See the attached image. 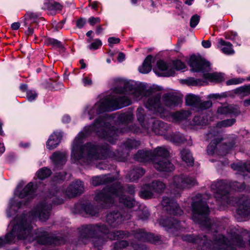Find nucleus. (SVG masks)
Here are the masks:
<instances>
[{"label":"nucleus","instance_id":"19","mask_svg":"<svg viewBox=\"0 0 250 250\" xmlns=\"http://www.w3.org/2000/svg\"><path fill=\"white\" fill-rule=\"evenodd\" d=\"M83 184L81 181L77 180L71 184L67 188L66 194L69 197H72L81 194L83 191Z\"/></svg>","mask_w":250,"mask_h":250},{"label":"nucleus","instance_id":"30","mask_svg":"<svg viewBox=\"0 0 250 250\" xmlns=\"http://www.w3.org/2000/svg\"><path fill=\"white\" fill-rule=\"evenodd\" d=\"M191 113L188 111H181L173 113L171 115L172 121L175 122H179L185 119H187L190 116Z\"/></svg>","mask_w":250,"mask_h":250},{"label":"nucleus","instance_id":"31","mask_svg":"<svg viewBox=\"0 0 250 250\" xmlns=\"http://www.w3.org/2000/svg\"><path fill=\"white\" fill-rule=\"evenodd\" d=\"M181 158L183 161L185 162L188 166H192L193 158L189 150L187 149H183L180 152Z\"/></svg>","mask_w":250,"mask_h":250},{"label":"nucleus","instance_id":"42","mask_svg":"<svg viewBox=\"0 0 250 250\" xmlns=\"http://www.w3.org/2000/svg\"><path fill=\"white\" fill-rule=\"evenodd\" d=\"M173 67L174 70H182L186 68L185 63L182 62L181 61L177 60L173 62Z\"/></svg>","mask_w":250,"mask_h":250},{"label":"nucleus","instance_id":"37","mask_svg":"<svg viewBox=\"0 0 250 250\" xmlns=\"http://www.w3.org/2000/svg\"><path fill=\"white\" fill-rule=\"evenodd\" d=\"M62 8V6L60 3L52 0L49 1L48 4H47L46 2L45 3L44 8H46L49 10H61Z\"/></svg>","mask_w":250,"mask_h":250},{"label":"nucleus","instance_id":"39","mask_svg":"<svg viewBox=\"0 0 250 250\" xmlns=\"http://www.w3.org/2000/svg\"><path fill=\"white\" fill-rule=\"evenodd\" d=\"M84 210L86 214L91 216H95L97 213V209L94 208L93 206L90 204L86 205L83 207Z\"/></svg>","mask_w":250,"mask_h":250},{"label":"nucleus","instance_id":"43","mask_svg":"<svg viewBox=\"0 0 250 250\" xmlns=\"http://www.w3.org/2000/svg\"><path fill=\"white\" fill-rule=\"evenodd\" d=\"M200 21V16L195 14L191 17L190 20V26L192 28H194L199 23Z\"/></svg>","mask_w":250,"mask_h":250},{"label":"nucleus","instance_id":"47","mask_svg":"<svg viewBox=\"0 0 250 250\" xmlns=\"http://www.w3.org/2000/svg\"><path fill=\"white\" fill-rule=\"evenodd\" d=\"M244 81L243 79L241 78H233L226 82L228 85L232 84H237L242 83Z\"/></svg>","mask_w":250,"mask_h":250},{"label":"nucleus","instance_id":"28","mask_svg":"<svg viewBox=\"0 0 250 250\" xmlns=\"http://www.w3.org/2000/svg\"><path fill=\"white\" fill-rule=\"evenodd\" d=\"M112 178L109 175L98 176L92 178L91 184L94 186H97L102 184L111 182Z\"/></svg>","mask_w":250,"mask_h":250},{"label":"nucleus","instance_id":"9","mask_svg":"<svg viewBox=\"0 0 250 250\" xmlns=\"http://www.w3.org/2000/svg\"><path fill=\"white\" fill-rule=\"evenodd\" d=\"M203 199L202 196L201 194H198L197 200L193 202L192 204L193 213L192 218L195 223L207 228H209L210 221L208 217L209 209Z\"/></svg>","mask_w":250,"mask_h":250},{"label":"nucleus","instance_id":"29","mask_svg":"<svg viewBox=\"0 0 250 250\" xmlns=\"http://www.w3.org/2000/svg\"><path fill=\"white\" fill-rule=\"evenodd\" d=\"M152 59V56L151 55H148L146 57L142 65L138 68L140 73L146 74L151 71Z\"/></svg>","mask_w":250,"mask_h":250},{"label":"nucleus","instance_id":"36","mask_svg":"<svg viewBox=\"0 0 250 250\" xmlns=\"http://www.w3.org/2000/svg\"><path fill=\"white\" fill-rule=\"evenodd\" d=\"M232 244L236 246L242 247L244 246L241 236L239 235H232L231 236Z\"/></svg>","mask_w":250,"mask_h":250},{"label":"nucleus","instance_id":"54","mask_svg":"<svg viewBox=\"0 0 250 250\" xmlns=\"http://www.w3.org/2000/svg\"><path fill=\"white\" fill-rule=\"evenodd\" d=\"M86 23V21L84 19H81L76 22L77 26L79 28H82Z\"/></svg>","mask_w":250,"mask_h":250},{"label":"nucleus","instance_id":"2","mask_svg":"<svg viewBox=\"0 0 250 250\" xmlns=\"http://www.w3.org/2000/svg\"><path fill=\"white\" fill-rule=\"evenodd\" d=\"M93 132L111 143H114L116 139L117 131L109 125L108 119L105 117L97 119L92 125L85 126L75 137L72 144L71 152V159L74 163L89 165L95 160L113 156V153L107 145L101 147L92 143H88L84 146L82 145L84 139Z\"/></svg>","mask_w":250,"mask_h":250},{"label":"nucleus","instance_id":"38","mask_svg":"<svg viewBox=\"0 0 250 250\" xmlns=\"http://www.w3.org/2000/svg\"><path fill=\"white\" fill-rule=\"evenodd\" d=\"M121 121L125 123L131 122L133 119V114L131 112L122 113L119 117Z\"/></svg>","mask_w":250,"mask_h":250},{"label":"nucleus","instance_id":"20","mask_svg":"<svg viewBox=\"0 0 250 250\" xmlns=\"http://www.w3.org/2000/svg\"><path fill=\"white\" fill-rule=\"evenodd\" d=\"M159 224L161 226L165 227L167 231L172 232H174L175 230L180 229L181 227L184 228V226L181 225V223L173 219L161 220Z\"/></svg>","mask_w":250,"mask_h":250},{"label":"nucleus","instance_id":"5","mask_svg":"<svg viewBox=\"0 0 250 250\" xmlns=\"http://www.w3.org/2000/svg\"><path fill=\"white\" fill-rule=\"evenodd\" d=\"M108 235L110 240L118 239L129 236L128 233L124 231H117L108 233L107 228L105 226H91L89 225L83 228V232L81 236L83 238L92 239V242L95 247H98L103 245L105 242V237Z\"/></svg>","mask_w":250,"mask_h":250},{"label":"nucleus","instance_id":"13","mask_svg":"<svg viewBox=\"0 0 250 250\" xmlns=\"http://www.w3.org/2000/svg\"><path fill=\"white\" fill-rule=\"evenodd\" d=\"M166 188L165 185L161 181L152 182V186L145 185L139 193L140 196L144 199H149L153 197V192L161 193Z\"/></svg>","mask_w":250,"mask_h":250},{"label":"nucleus","instance_id":"49","mask_svg":"<svg viewBox=\"0 0 250 250\" xmlns=\"http://www.w3.org/2000/svg\"><path fill=\"white\" fill-rule=\"evenodd\" d=\"M239 91L245 95L250 94V85L241 87L239 88Z\"/></svg>","mask_w":250,"mask_h":250},{"label":"nucleus","instance_id":"26","mask_svg":"<svg viewBox=\"0 0 250 250\" xmlns=\"http://www.w3.org/2000/svg\"><path fill=\"white\" fill-rule=\"evenodd\" d=\"M134 237L142 241H149L153 242L154 241L153 235L147 233L144 230H139L133 234Z\"/></svg>","mask_w":250,"mask_h":250},{"label":"nucleus","instance_id":"11","mask_svg":"<svg viewBox=\"0 0 250 250\" xmlns=\"http://www.w3.org/2000/svg\"><path fill=\"white\" fill-rule=\"evenodd\" d=\"M144 110L142 107H139L137 110V116L139 122L142 127L148 131L150 129L156 134L161 135L165 130V124L160 121L151 119L148 123L144 121Z\"/></svg>","mask_w":250,"mask_h":250},{"label":"nucleus","instance_id":"63","mask_svg":"<svg viewBox=\"0 0 250 250\" xmlns=\"http://www.w3.org/2000/svg\"><path fill=\"white\" fill-rule=\"evenodd\" d=\"M244 105L245 107L250 106V99L244 101Z\"/></svg>","mask_w":250,"mask_h":250},{"label":"nucleus","instance_id":"32","mask_svg":"<svg viewBox=\"0 0 250 250\" xmlns=\"http://www.w3.org/2000/svg\"><path fill=\"white\" fill-rule=\"evenodd\" d=\"M218 113L221 114H234L238 113L237 108L232 105L221 106L218 109Z\"/></svg>","mask_w":250,"mask_h":250},{"label":"nucleus","instance_id":"4","mask_svg":"<svg viewBox=\"0 0 250 250\" xmlns=\"http://www.w3.org/2000/svg\"><path fill=\"white\" fill-rule=\"evenodd\" d=\"M95 200L98 204L105 207L117 201L128 208L134 207L136 204L133 198L124 194L122 187L119 183L114 184L110 188L106 187L102 191L96 193Z\"/></svg>","mask_w":250,"mask_h":250},{"label":"nucleus","instance_id":"35","mask_svg":"<svg viewBox=\"0 0 250 250\" xmlns=\"http://www.w3.org/2000/svg\"><path fill=\"white\" fill-rule=\"evenodd\" d=\"M51 173L50 169L47 167H43L37 172L36 176L39 179L42 180L49 176Z\"/></svg>","mask_w":250,"mask_h":250},{"label":"nucleus","instance_id":"41","mask_svg":"<svg viewBox=\"0 0 250 250\" xmlns=\"http://www.w3.org/2000/svg\"><path fill=\"white\" fill-rule=\"evenodd\" d=\"M139 142L134 140H128L124 144L125 147L127 149L136 147L139 145Z\"/></svg>","mask_w":250,"mask_h":250},{"label":"nucleus","instance_id":"64","mask_svg":"<svg viewBox=\"0 0 250 250\" xmlns=\"http://www.w3.org/2000/svg\"><path fill=\"white\" fill-rule=\"evenodd\" d=\"M102 31H103L102 27L101 26H99L97 27L96 32L97 34H99L102 32Z\"/></svg>","mask_w":250,"mask_h":250},{"label":"nucleus","instance_id":"60","mask_svg":"<svg viewBox=\"0 0 250 250\" xmlns=\"http://www.w3.org/2000/svg\"><path fill=\"white\" fill-rule=\"evenodd\" d=\"M70 121V118L69 115H64L62 118V121L64 123H67Z\"/></svg>","mask_w":250,"mask_h":250},{"label":"nucleus","instance_id":"53","mask_svg":"<svg viewBox=\"0 0 250 250\" xmlns=\"http://www.w3.org/2000/svg\"><path fill=\"white\" fill-rule=\"evenodd\" d=\"M100 21V19L99 18L91 17L88 19V22L91 25H94L95 23L99 22Z\"/></svg>","mask_w":250,"mask_h":250},{"label":"nucleus","instance_id":"46","mask_svg":"<svg viewBox=\"0 0 250 250\" xmlns=\"http://www.w3.org/2000/svg\"><path fill=\"white\" fill-rule=\"evenodd\" d=\"M102 45V42L99 39H96L89 45L88 48L91 50H96L101 46Z\"/></svg>","mask_w":250,"mask_h":250},{"label":"nucleus","instance_id":"3","mask_svg":"<svg viewBox=\"0 0 250 250\" xmlns=\"http://www.w3.org/2000/svg\"><path fill=\"white\" fill-rule=\"evenodd\" d=\"M51 206L46 203H42L35 207L29 213L21 216H17L12 220L8 227L11 231L8 233L4 239L0 238V247L6 243H14L17 240H26L29 242L36 240L41 244L60 245L62 241L57 238L49 236L45 231L40 229L33 231L31 222L38 219L41 221L46 220L50 215Z\"/></svg>","mask_w":250,"mask_h":250},{"label":"nucleus","instance_id":"15","mask_svg":"<svg viewBox=\"0 0 250 250\" xmlns=\"http://www.w3.org/2000/svg\"><path fill=\"white\" fill-rule=\"evenodd\" d=\"M228 186L223 181H219L213 183L211 188L215 194L216 198H221L222 200H228V191L226 190Z\"/></svg>","mask_w":250,"mask_h":250},{"label":"nucleus","instance_id":"10","mask_svg":"<svg viewBox=\"0 0 250 250\" xmlns=\"http://www.w3.org/2000/svg\"><path fill=\"white\" fill-rule=\"evenodd\" d=\"M154 167L159 171L171 172L174 169L173 165L167 158L169 156V150L164 147H158L152 153Z\"/></svg>","mask_w":250,"mask_h":250},{"label":"nucleus","instance_id":"17","mask_svg":"<svg viewBox=\"0 0 250 250\" xmlns=\"http://www.w3.org/2000/svg\"><path fill=\"white\" fill-rule=\"evenodd\" d=\"M162 205L166 210L173 215H181L183 213V211L180 208L177 203L172 199L164 197L162 201Z\"/></svg>","mask_w":250,"mask_h":250},{"label":"nucleus","instance_id":"62","mask_svg":"<svg viewBox=\"0 0 250 250\" xmlns=\"http://www.w3.org/2000/svg\"><path fill=\"white\" fill-rule=\"evenodd\" d=\"M5 151V147L3 144L0 143V155L3 153Z\"/></svg>","mask_w":250,"mask_h":250},{"label":"nucleus","instance_id":"33","mask_svg":"<svg viewBox=\"0 0 250 250\" xmlns=\"http://www.w3.org/2000/svg\"><path fill=\"white\" fill-rule=\"evenodd\" d=\"M144 174V170L142 168L138 167L133 169L128 176L130 181H134L142 177Z\"/></svg>","mask_w":250,"mask_h":250},{"label":"nucleus","instance_id":"34","mask_svg":"<svg viewBox=\"0 0 250 250\" xmlns=\"http://www.w3.org/2000/svg\"><path fill=\"white\" fill-rule=\"evenodd\" d=\"M206 113H202L200 116H195L193 119L194 124L196 125H204L208 123Z\"/></svg>","mask_w":250,"mask_h":250},{"label":"nucleus","instance_id":"8","mask_svg":"<svg viewBox=\"0 0 250 250\" xmlns=\"http://www.w3.org/2000/svg\"><path fill=\"white\" fill-rule=\"evenodd\" d=\"M189 64L193 71L203 73L204 78L210 82L220 83L225 80L224 74L223 73H206L210 70V63L201 57L191 56Z\"/></svg>","mask_w":250,"mask_h":250},{"label":"nucleus","instance_id":"40","mask_svg":"<svg viewBox=\"0 0 250 250\" xmlns=\"http://www.w3.org/2000/svg\"><path fill=\"white\" fill-rule=\"evenodd\" d=\"M234 119H229L222 121L218 123L216 125V128H221L222 127H228L232 125L235 123Z\"/></svg>","mask_w":250,"mask_h":250},{"label":"nucleus","instance_id":"56","mask_svg":"<svg viewBox=\"0 0 250 250\" xmlns=\"http://www.w3.org/2000/svg\"><path fill=\"white\" fill-rule=\"evenodd\" d=\"M202 46L205 48H208L211 46V42L209 41H203L202 42Z\"/></svg>","mask_w":250,"mask_h":250},{"label":"nucleus","instance_id":"1","mask_svg":"<svg viewBox=\"0 0 250 250\" xmlns=\"http://www.w3.org/2000/svg\"><path fill=\"white\" fill-rule=\"evenodd\" d=\"M121 85L124 87H115L114 94L101 99L94 105L86 106L82 117L91 120L103 112L121 108L130 104L132 101L143 100L146 108L165 118L168 113L166 107H172L181 103V98L174 94H166L161 98L159 93H151L144 85L134 81L122 82Z\"/></svg>","mask_w":250,"mask_h":250},{"label":"nucleus","instance_id":"50","mask_svg":"<svg viewBox=\"0 0 250 250\" xmlns=\"http://www.w3.org/2000/svg\"><path fill=\"white\" fill-rule=\"evenodd\" d=\"M48 42L49 43L52 44L54 46L57 47H61L62 46L61 42L54 39H49Z\"/></svg>","mask_w":250,"mask_h":250},{"label":"nucleus","instance_id":"57","mask_svg":"<svg viewBox=\"0 0 250 250\" xmlns=\"http://www.w3.org/2000/svg\"><path fill=\"white\" fill-rule=\"evenodd\" d=\"M20 23L19 22H15L13 23L11 25V28L14 30H18L20 27Z\"/></svg>","mask_w":250,"mask_h":250},{"label":"nucleus","instance_id":"27","mask_svg":"<svg viewBox=\"0 0 250 250\" xmlns=\"http://www.w3.org/2000/svg\"><path fill=\"white\" fill-rule=\"evenodd\" d=\"M231 167L234 170H237L239 174L244 176L245 171L250 173V161L244 164L241 163L232 164Z\"/></svg>","mask_w":250,"mask_h":250},{"label":"nucleus","instance_id":"24","mask_svg":"<svg viewBox=\"0 0 250 250\" xmlns=\"http://www.w3.org/2000/svg\"><path fill=\"white\" fill-rule=\"evenodd\" d=\"M123 217L119 212L111 213L107 215L106 221L109 225L115 227L122 223Z\"/></svg>","mask_w":250,"mask_h":250},{"label":"nucleus","instance_id":"45","mask_svg":"<svg viewBox=\"0 0 250 250\" xmlns=\"http://www.w3.org/2000/svg\"><path fill=\"white\" fill-rule=\"evenodd\" d=\"M37 96V93L34 90H28L26 92V98L30 102H32L35 100Z\"/></svg>","mask_w":250,"mask_h":250},{"label":"nucleus","instance_id":"52","mask_svg":"<svg viewBox=\"0 0 250 250\" xmlns=\"http://www.w3.org/2000/svg\"><path fill=\"white\" fill-rule=\"evenodd\" d=\"M120 42V39L118 38L110 37L108 39V42L110 46L114 44L119 43Z\"/></svg>","mask_w":250,"mask_h":250},{"label":"nucleus","instance_id":"21","mask_svg":"<svg viewBox=\"0 0 250 250\" xmlns=\"http://www.w3.org/2000/svg\"><path fill=\"white\" fill-rule=\"evenodd\" d=\"M62 138L61 132H54L49 136L47 142L46 147L49 150L56 148L60 144Z\"/></svg>","mask_w":250,"mask_h":250},{"label":"nucleus","instance_id":"18","mask_svg":"<svg viewBox=\"0 0 250 250\" xmlns=\"http://www.w3.org/2000/svg\"><path fill=\"white\" fill-rule=\"evenodd\" d=\"M157 66L158 69L155 70V72L159 76L170 77L175 74L174 69L162 60L157 62Z\"/></svg>","mask_w":250,"mask_h":250},{"label":"nucleus","instance_id":"23","mask_svg":"<svg viewBox=\"0 0 250 250\" xmlns=\"http://www.w3.org/2000/svg\"><path fill=\"white\" fill-rule=\"evenodd\" d=\"M218 41L217 48L223 53L227 55H232L234 54V51L232 48V45L231 43L226 42L222 39H219Z\"/></svg>","mask_w":250,"mask_h":250},{"label":"nucleus","instance_id":"58","mask_svg":"<svg viewBox=\"0 0 250 250\" xmlns=\"http://www.w3.org/2000/svg\"><path fill=\"white\" fill-rule=\"evenodd\" d=\"M50 198L54 204H61L63 203V200L62 199H58L57 201H55V198H56V196H53Z\"/></svg>","mask_w":250,"mask_h":250},{"label":"nucleus","instance_id":"55","mask_svg":"<svg viewBox=\"0 0 250 250\" xmlns=\"http://www.w3.org/2000/svg\"><path fill=\"white\" fill-rule=\"evenodd\" d=\"M215 147L211 144H210L207 147V152L208 154L212 155L214 154Z\"/></svg>","mask_w":250,"mask_h":250},{"label":"nucleus","instance_id":"51","mask_svg":"<svg viewBox=\"0 0 250 250\" xmlns=\"http://www.w3.org/2000/svg\"><path fill=\"white\" fill-rule=\"evenodd\" d=\"M82 82L84 86H87L92 84V81L91 79L89 77H84L82 79Z\"/></svg>","mask_w":250,"mask_h":250},{"label":"nucleus","instance_id":"61","mask_svg":"<svg viewBox=\"0 0 250 250\" xmlns=\"http://www.w3.org/2000/svg\"><path fill=\"white\" fill-rule=\"evenodd\" d=\"M125 58V55L123 53H120L118 55V60L120 62H123Z\"/></svg>","mask_w":250,"mask_h":250},{"label":"nucleus","instance_id":"44","mask_svg":"<svg viewBox=\"0 0 250 250\" xmlns=\"http://www.w3.org/2000/svg\"><path fill=\"white\" fill-rule=\"evenodd\" d=\"M128 243L126 241L123 240L121 241H118L114 244V250H121L122 248H124L127 246Z\"/></svg>","mask_w":250,"mask_h":250},{"label":"nucleus","instance_id":"22","mask_svg":"<svg viewBox=\"0 0 250 250\" xmlns=\"http://www.w3.org/2000/svg\"><path fill=\"white\" fill-rule=\"evenodd\" d=\"M50 159L56 167L58 168L63 165L66 161V153L65 152H55Z\"/></svg>","mask_w":250,"mask_h":250},{"label":"nucleus","instance_id":"16","mask_svg":"<svg viewBox=\"0 0 250 250\" xmlns=\"http://www.w3.org/2000/svg\"><path fill=\"white\" fill-rule=\"evenodd\" d=\"M236 204L238 206L237 213L243 217H248L250 215V200L246 197L239 199Z\"/></svg>","mask_w":250,"mask_h":250},{"label":"nucleus","instance_id":"7","mask_svg":"<svg viewBox=\"0 0 250 250\" xmlns=\"http://www.w3.org/2000/svg\"><path fill=\"white\" fill-rule=\"evenodd\" d=\"M24 183L20 182L14 192V197L10 201L9 206L7 210V215L11 217L13 213H15L16 209L19 208L21 206V202H16V198H19L25 200H29L33 198L36 195L37 185L34 186L33 183L29 182L24 188L22 189Z\"/></svg>","mask_w":250,"mask_h":250},{"label":"nucleus","instance_id":"12","mask_svg":"<svg viewBox=\"0 0 250 250\" xmlns=\"http://www.w3.org/2000/svg\"><path fill=\"white\" fill-rule=\"evenodd\" d=\"M196 180L191 177L183 175L174 176L169 182V186L173 194H178L185 188L196 184Z\"/></svg>","mask_w":250,"mask_h":250},{"label":"nucleus","instance_id":"6","mask_svg":"<svg viewBox=\"0 0 250 250\" xmlns=\"http://www.w3.org/2000/svg\"><path fill=\"white\" fill-rule=\"evenodd\" d=\"M182 239L196 245L198 250H232L233 249L231 244H229V241L227 242L224 236L220 234L213 242L208 241L205 236L195 237L193 235H186L182 236Z\"/></svg>","mask_w":250,"mask_h":250},{"label":"nucleus","instance_id":"25","mask_svg":"<svg viewBox=\"0 0 250 250\" xmlns=\"http://www.w3.org/2000/svg\"><path fill=\"white\" fill-rule=\"evenodd\" d=\"M134 159L141 162H146L151 160L153 162L152 153L148 151L139 150L135 155Z\"/></svg>","mask_w":250,"mask_h":250},{"label":"nucleus","instance_id":"48","mask_svg":"<svg viewBox=\"0 0 250 250\" xmlns=\"http://www.w3.org/2000/svg\"><path fill=\"white\" fill-rule=\"evenodd\" d=\"M230 188L234 190H241L245 188V186L243 184H240L238 182H234L232 185L229 186Z\"/></svg>","mask_w":250,"mask_h":250},{"label":"nucleus","instance_id":"14","mask_svg":"<svg viewBox=\"0 0 250 250\" xmlns=\"http://www.w3.org/2000/svg\"><path fill=\"white\" fill-rule=\"evenodd\" d=\"M186 101L188 105L197 108V111L206 109L212 105V103L210 101L201 102L199 97L192 94L188 95Z\"/></svg>","mask_w":250,"mask_h":250},{"label":"nucleus","instance_id":"59","mask_svg":"<svg viewBox=\"0 0 250 250\" xmlns=\"http://www.w3.org/2000/svg\"><path fill=\"white\" fill-rule=\"evenodd\" d=\"M187 81L188 82V84L189 85H196L197 83L196 80L193 78H189L187 80Z\"/></svg>","mask_w":250,"mask_h":250}]
</instances>
